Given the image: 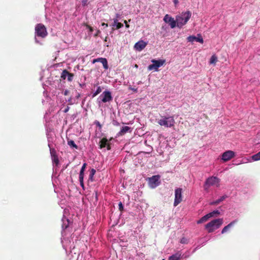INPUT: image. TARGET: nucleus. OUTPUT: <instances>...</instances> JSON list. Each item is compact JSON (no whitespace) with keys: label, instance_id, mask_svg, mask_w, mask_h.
<instances>
[{"label":"nucleus","instance_id":"nucleus-28","mask_svg":"<svg viewBox=\"0 0 260 260\" xmlns=\"http://www.w3.org/2000/svg\"><path fill=\"white\" fill-rule=\"evenodd\" d=\"M74 77V75L73 73H70L68 72V74L67 77H68V80L69 81L71 82L73 80Z\"/></svg>","mask_w":260,"mask_h":260},{"label":"nucleus","instance_id":"nucleus-26","mask_svg":"<svg viewBox=\"0 0 260 260\" xmlns=\"http://www.w3.org/2000/svg\"><path fill=\"white\" fill-rule=\"evenodd\" d=\"M252 159L257 161L260 160V151L252 156Z\"/></svg>","mask_w":260,"mask_h":260},{"label":"nucleus","instance_id":"nucleus-17","mask_svg":"<svg viewBox=\"0 0 260 260\" xmlns=\"http://www.w3.org/2000/svg\"><path fill=\"white\" fill-rule=\"evenodd\" d=\"M131 128L129 126H125L122 127L120 132L118 133L119 136L124 135L125 134L128 132H131Z\"/></svg>","mask_w":260,"mask_h":260},{"label":"nucleus","instance_id":"nucleus-47","mask_svg":"<svg viewBox=\"0 0 260 260\" xmlns=\"http://www.w3.org/2000/svg\"><path fill=\"white\" fill-rule=\"evenodd\" d=\"M184 240L185 239L184 238H182L181 240V243H184L185 242Z\"/></svg>","mask_w":260,"mask_h":260},{"label":"nucleus","instance_id":"nucleus-37","mask_svg":"<svg viewBox=\"0 0 260 260\" xmlns=\"http://www.w3.org/2000/svg\"><path fill=\"white\" fill-rule=\"evenodd\" d=\"M85 26H86V27H87V28H88V29H89V31H90V32H92V31H93V28H92L91 26H90V25H88V24H85Z\"/></svg>","mask_w":260,"mask_h":260},{"label":"nucleus","instance_id":"nucleus-11","mask_svg":"<svg viewBox=\"0 0 260 260\" xmlns=\"http://www.w3.org/2000/svg\"><path fill=\"white\" fill-rule=\"evenodd\" d=\"M147 43L143 40H141L135 44L134 48L136 50L140 51L144 49Z\"/></svg>","mask_w":260,"mask_h":260},{"label":"nucleus","instance_id":"nucleus-31","mask_svg":"<svg viewBox=\"0 0 260 260\" xmlns=\"http://www.w3.org/2000/svg\"><path fill=\"white\" fill-rule=\"evenodd\" d=\"M84 172H82L80 171L79 173V180H84Z\"/></svg>","mask_w":260,"mask_h":260},{"label":"nucleus","instance_id":"nucleus-43","mask_svg":"<svg viewBox=\"0 0 260 260\" xmlns=\"http://www.w3.org/2000/svg\"><path fill=\"white\" fill-rule=\"evenodd\" d=\"M69 91L67 90H66L64 92V95H67L68 94Z\"/></svg>","mask_w":260,"mask_h":260},{"label":"nucleus","instance_id":"nucleus-21","mask_svg":"<svg viewBox=\"0 0 260 260\" xmlns=\"http://www.w3.org/2000/svg\"><path fill=\"white\" fill-rule=\"evenodd\" d=\"M181 256V254L179 253H176L175 254L172 255L170 256L169 258V260H179Z\"/></svg>","mask_w":260,"mask_h":260},{"label":"nucleus","instance_id":"nucleus-9","mask_svg":"<svg viewBox=\"0 0 260 260\" xmlns=\"http://www.w3.org/2000/svg\"><path fill=\"white\" fill-rule=\"evenodd\" d=\"M164 21L166 23H169L172 28H174L177 26L176 20H174L173 17L168 14L165 16Z\"/></svg>","mask_w":260,"mask_h":260},{"label":"nucleus","instance_id":"nucleus-4","mask_svg":"<svg viewBox=\"0 0 260 260\" xmlns=\"http://www.w3.org/2000/svg\"><path fill=\"white\" fill-rule=\"evenodd\" d=\"M211 186H215L216 187L220 186V179L217 177L212 176L208 178L204 185V189L208 190L209 188Z\"/></svg>","mask_w":260,"mask_h":260},{"label":"nucleus","instance_id":"nucleus-1","mask_svg":"<svg viewBox=\"0 0 260 260\" xmlns=\"http://www.w3.org/2000/svg\"><path fill=\"white\" fill-rule=\"evenodd\" d=\"M191 16V13L189 11L182 12L180 15L176 16L177 26L180 28L185 25Z\"/></svg>","mask_w":260,"mask_h":260},{"label":"nucleus","instance_id":"nucleus-18","mask_svg":"<svg viewBox=\"0 0 260 260\" xmlns=\"http://www.w3.org/2000/svg\"><path fill=\"white\" fill-rule=\"evenodd\" d=\"M98 62H100L102 63L104 69H107L108 68V62L105 58H98Z\"/></svg>","mask_w":260,"mask_h":260},{"label":"nucleus","instance_id":"nucleus-10","mask_svg":"<svg viewBox=\"0 0 260 260\" xmlns=\"http://www.w3.org/2000/svg\"><path fill=\"white\" fill-rule=\"evenodd\" d=\"M235 156V152L231 150L224 152L222 155V159L224 161H227Z\"/></svg>","mask_w":260,"mask_h":260},{"label":"nucleus","instance_id":"nucleus-8","mask_svg":"<svg viewBox=\"0 0 260 260\" xmlns=\"http://www.w3.org/2000/svg\"><path fill=\"white\" fill-rule=\"evenodd\" d=\"M160 178L159 175L153 176L152 177L149 178V184L151 188H155L158 186L160 184L159 179Z\"/></svg>","mask_w":260,"mask_h":260},{"label":"nucleus","instance_id":"nucleus-46","mask_svg":"<svg viewBox=\"0 0 260 260\" xmlns=\"http://www.w3.org/2000/svg\"><path fill=\"white\" fill-rule=\"evenodd\" d=\"M96 62H98V58L94 59L93 60V61H92L93 63H95Z\"/></svg>","mask_w":260,"mask_h":260},{"label":"nucleus","instance_id":"nucleus-29","mask_svg":"<svg viewBox=\"0 0 260 260\" xmlns=\"http://www.w3.org/2000/svg\"><path fill=\"white\" fill-rule=\"evenodd\" d=\"M102 91L101 87L99 86L95 92L92 94V98L95 97Z\"/></svg>","mask_w":260,"mask_h":260},{"label":"nucleus","instance_id":"nucleus-35","mask_svg":"<svg viewBox=\"0 0 260 260\" xmlns=\"http://www.w3.org/2000/svg\"><path fill=\"white\" fill-rule=\"evenodd\" d=\"M118 207H119V210L120 211H122L123 210V206L122 205V203L121 202H119L118 204Z\"/></svg>","mask_w":260,"mask_h":260},{"label":"nucleus","instance_id":"nucleus-2","mask_svg":"<svg viewBox=\"0 0 260 260\" xmlns=\"http://www.w3.org/2000/svg\"><path fill=\"white\" fill-rule=\"evenodd\" d=\"M158 124L165 128H171L174 126L175 121L174 117L172 116H161L159 119H157Z\"/></svg>","mask_w":260,"mask_h":260},{"label":"nucleus","instance_id":"nucleus-22","mask_svg":"<svg viewBox=\"0 0 260 260\" xmlns=\"http://www.w3.org/2000/svg\"><path fill=\"white\" fill-rule=\"evenodd\" d=\"M95 172H96L95 170L94 169H92L90 172V174L89 176L88 180H90L91 182L93 181V176H94Z\"/></svg>","mask_w":260,"mask_h":260},{"label":"nucleus","instance_id":"nucleus-20","mask_svg":"<svg viewBox=\"0 0 260 260\" xmlns=\"http://www.w3.org/2000/svg\"><path fill=\"white\" fill-rule=\"evenodd\" d=\"M68 144L70 146L71 148H73L76 149H78V146L75 143L74 141L72 140L68 139L67 140Z\"/></svg>","mask_w":260,"mask_h":260},{"label":"nucleus","instance_id":"nucleus-7","mask_svg":"<svg viewBox=\"0 0 260 260\" xmlns=\"http://www.w3.org/2000/svg\"><path fill=\"white\" fill-rule=\"evenodd\" d=\"M182 189L181 188H177L175 191V200L174 202V206H177L182 201Z\"/></svg>","mask_w":260,"mask_h":260},{"label":"nucleus","instance_id":"nucleus-19","mask_svg":"<svg viewBox=\"0 0 260 260\" xmlns=\"http://www.w3.org/2000/svg\"><path fill=\"white\" fill-rule=\"evenodd\" d=\"M227 198H228V196L226 195H224V196L221 197L219 199L211 203L210 204L211 205H217V204H219L221 202Z\"/></svg>","mask_w":260,"mask_h":260},{"label":"nucleus","instance_id":"nucleus-12","mask_svg":"<svg viewBox=\"0 0 260 260\" xmlns=\"http://www.w3.org/2000/svg\"><path fill=\"white\" fill-rule=\"evenodd\" d=\"M198 37H197L194 36H190L187 37V40L188 42H193L194 41H196V42H200V43L203 44L204 42V40H203L202 37L199 34L198 35Z\"/></svg>","mask_w":260,"mask_h":260},{"label":"nucleus","instance_id":"nucleus-5","mask_svg":"<svg viewBox=\"0 0 260 260\" xmlns=\"http://www.w3.org/2000/svg\"><path fill=\"white\" fill-rule=\"evenodd\" d=\"M35 32L36 35L42 38L47 36L48 33L45 26L41 24H38L35 27Z\"/></svg>","mask_w":260,"mask_h":260},{"label":"nucleus","instance_id":"nucleus-30","mask_svg":"<svg viewBox=\"0 0 260 260\" xmlns=\"http://www.w3.org/2000/svg\"><path fill=\"white\" fill-rule=\"evenodd\" d=\"M50 154H51V157H53L55 155H57L56 151L54 149H53V148L50 149Z\"/></svg>","mask_w":260,"mask_h":260},{"label":"nucleus","instance_id":"nucleus-27","mask_svg":"<svg viewBox=\"0 0 260 260\" xmlns=\"http://www.w3.org/2000/svg\"><path fill=\"white\" fill-rule=\"evenodd\" d=\"M52 159L53 162H54L56 165H57L59 164V159L57 155H55L52 157Z\"/></svg>","mask_w":260,"mask_h":260},{"label":"nucleus","instance_id":"nucleus-24","mask_svg":"<svg viewBox=\"0 0 260 260\" xmlns=\"http://www.w3.org/2000/svg\"><path fill=\"white\" fill-rule=\"evenodd\" d=\"M217 61V57L213 55L211 56L210 60V63L211 64H214Z\"/></svg>","mask_w":260,"mask_h":260},{"label":"nucleus","instance_id":"nucleus-3","mask_svg":"<svg viewBox=\"0 0 260 260\" xmlns=\"http://www.w3.org/2000/svg\"><path fill=\"white\" fill-rule=\"evenodd\" d=\"M222 223V218L215 219L207 223L205 226V229L207 230L209 233H210L218 229Z\"/></svg>","mask_w":260,"mask_h":260},{"label":"nucleus","instance_id":"nucleus-13","mask_svg":"<svg viewBox=\"0 0 260 260\" xmlns=\"http://www.w3.org/2000/svg\"><path fill=\"white\" fill-rule=\"evenodd\" d=\"M100 148L101 149L107 147V150L111 149V146L110 144L108 143V141L106 138H102L100 141Z\"/></svg>","mask_w":260,"mask_h":260},{"label":"nucleus","instance_id":"nucleus-39","mask_svg":"<svg viewBox=\"0 0 260 260\" xmlns=\"http://www.w3.org/2000/svg\"><path fill=\"white\" fill-rule=\"evenodd\" d=\"M112 30H114L115 29V27H116V24H115V22L114 21L113 24H112Z\"/></svg>","mask_w":260,"mask_h":260},{"label":"nucleus","instance_id":"nucleus-25","mask_svg":"<svg viewBox=\"0 0 260 260\" xmlns=\"http://www.w3.org/2000/svg\"><path fill=\"white\" fill-rule=\"evenodd\" d=\"M68 74V71L67 70H63L61 75V78L64 80L67 77Z\"/></svg>","mask_w":260,"mask_h":260},{"label":"nucleus","instance_id":"nucleus-33","mask_svg":"<svg viewBox=\"0 0 260 260\" xmlns=\"http://www.w3.org/2000/svg\"><path fill=\"white\" fill-rule=\"evenodd\" d=\"M94 123H95V124L97 126H98V127H99V128L100 129L102 128V124L100 123V122L99 121H95L94 122Z\"/></svg>","mask_w":260,"mask_h":260},{"label":"nucleus","instance_id":"nucleus-14","mask_svg":"<svg viewBox=\"0 0 260 260\" xmlns=\"http://www.w3.org/2000/svg\"><path fill=\"white\" fill-rule=\"evenodd\" d=\"M102 95H104L103 98L102 99V101L103 103L110 102L112 100L111 93L109 91H104Z\"/></svg>","mask_w":260,"mask_h":260},{"label":"nucleus","instance_id":"nucleus-23","mask_svg":"<svg viewBox=\"0 0 260 260\" xmlns=\"http://www.w3.org/2000/svg\"><path fill=\"white\" fill-rule=\"evenodd\" d=\"M113 21L115 22V24H116L115 29H118L123 27V24L120 22H118V21L117 19H113Z\"/></svg>","mask_w":260,"mask_h":260},{"label":"nucleus","instance_id":"nucleus-45","mask_svg":"<svg viewBox=\"0 0 260 260\" xmlns=\"http://www.w3.org/2000/svg\"><path fill=\"white\" fill-rule=\"evenodd\" d=\"M100 30H98L96 32V34L95 35V36L96 37L99 35V34L100 33Z\"/></svg>","mask_w":260,"mask_h":260},{"label":"nucleus","instance_id":"nucleus-34","mask_svg":"<svg viewBox=\"0 0 260 260\" xmlns=\"http://www.w3.org/2000/svg\"><path fill=\"white\" fill-rule=\"evenodd\" d=\"M86 165H87L86 163L83 164V165H82V168L81 169L80 172H84Z\"/></svg>","mask_w":260,"mask_h":260},{"label":"nucleus","instance_id":"nucleus-15","mask_svg":"<svg viewBox=\"0 0 260 260\" xmlns=\"http://www.w3.org/2000/svg\"><path fill=\"white\" fill-rule=\"evenodd\" d=\"M238 220H235L231 222L229 224L224 226L221 231V234H223L227 232L230 229L233 227L236 223H237Z\"/></svg>","mask_w":260,"mask_h":260},{"label":"nucleus","instance_id":"nucleus-32","mask_svg":"<svg viewBox=\"0 0 260 260\" xmlns=\"http://www.w3.org/2000/svg\"><path fill=\"white\" fill-rule=\"evenodd\" d=\"M210 213H211L212 214V217L214 216V215L215 214H217V215H218L220 214V212L218 210H215V211H213V212H210Z\"/></svg>","mask_w":260,"mask_h":260},{"label":"nucleus","instance_id":"nucleus-42","mask_svg":"<svg viewBox=\"0 0 260 260\" xmlns=\"http://www.w3.org/2000/svg\"><path fill=\"white\" fill-rule=\"evenodd\" d=\"M102 26H105V27H106L108 26V24H107V23H104V22H103V23H102Z\"/></svg>","mask_w":260,"mask_h":260},{"label":"nucleus","instance_id":"nucleus-38","mask_svg":"<svg viewBox=\"0 0 260 260\" xmlns=\"http://www.w3.org/2000/svg\"><path fill=\"white\" fill-rule=\"evenodd\" d=\"M124 23H125V27H126V28H128V27H129V24H128L127 22V21H126V20H124Z\"/></svg>","mask_w":260,"mask_h":260},{"label":"nucleus","instance_id":"nucleus-49","mask_svg":"<svg viewBox=\"0 0 260 260\" xmlns=\"http://www.w3.org/2000/svg\"><path fill=\"white\" fill-rule=\"evenodd\" d=\"M135 67L136 68H138V66L137 64H136L135 65Z\"/></svg>","mask_w":260,"mask_h":260},{"label":"nucleus","instance_id":"nucleus-50","mask_svg":"<svg viewBox=\"0 0 260 260\" xmlns=\"http://www.w3.org/2000/svg\"><path fill=\"white\" fill-rule=\"evenodd\" d=\"M107 39H108V37H106L105 38V41H107Z\"/></svg>","mask_w":260,"mask_h":260},{"label":"nucleus","instance_id":"nucleus-44","mask_svg":"<svg viewBox=\"0 0 260 260\" xmlns=\"http://www.w3.org/2000/svg\"><path fill=\"white\" fill-rule=\"evenodd\" d=\"M173 2L174 3L175 5H176L178 3V0H173Z\"/></svg>","mask_w":260,"mask_h":260},{"label":"nucleus","instance_id":"nucleus-41","mask_svg":"<svg viewBox=\"0 0 260 260\" xmlns=\"http://www.w3.org/2000/svg\"><path fill=\"white\" fill-rule=\"evenodd\" d=\"M69 110V107H67L64 110V113H67V112H68Z\"/></svg>","mask_w":260,"mask_h":260},{"label":"nucleus","instance_id":"nucleus-40","mask_svg":"<svg viewBox=\"0 0 260 260\" xmlns=\"http://www.w3.org/2000/svg\"><path fill=\"white\" fill-rule=\"evenodd\" d=\"M120 14H116V17L114 19H117V20L118 21V19L120 18Z\"/></svg>","mask_w":260,"mask_h":260},{"label":"nucleus","instance_id":"nucleus-48","mask_svg":"<svg viewBox=\"0 0 260 260\" xmlns=\"http://www.w3.org/2000/svg\"><path fill=\"white\" fill-rule=\"evenodd\" d=\"M80 95L79 93H78V95L76 96L77 98H79L80 97Z\"/></svg>","mask_w":260,"mask_h":260},{"label":"nucleus","instance_id":"nucleus-16","mask_svg":"<svg viewBox=\"0 0 260 260\" xmlns=\"http://www.w3.org/2000/svg\"><path fill=\"white\" fill-rule=\"evenodd\" d=\"M212 217L211 213H208L203 216L201 219L197 221L198 224H200L207 221L210 218Z\"/></svg>","mask_w":260,"mask_h":260},{"label":"nucleus","instance_id":"nucleus-6","mask_svg":"<svg viewBox=\"0 0 260 260\" xmlns=\"http://www.w3.org/2000/svg\"><path fill=\"white\" fill-rule=\"evenodd\" d=\"M151 62L153 63L148 66V70L151 71L154 70L156 71L158 70V68L163 66L165 63L166 60L165 59L155 60L153 59L151 60Z\"/></svg>","mask_w":260,"mask_h":260},{"label":"nucleus","instance_id":"nucleus-36","mask_svg":"<svg viewBox=\"0 0 260 260\" xmlns=\"http://www.w3.org/2000/svg\"><path fill=\"white\" fill-rule=\"evenodd\" d=\"M80 184L83 190L85 189V186L84 184V180H79Z\"/></svg>","mask_w":260,"mask_h":260}]
</instances>
